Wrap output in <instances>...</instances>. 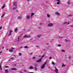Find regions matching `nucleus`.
Listing matches in <instances>:
<instances>
[{
  "instance_id": "obj_60",
  "label": "nucleus",
  "mask_w": 73,
  "mask_h": 73,
  "mask_svg": "<svg viewBox=\"0 0 73 73\" xmlns=\"http://www.w3.org/2000/svg\"><path fill=\"white\" fill-rule=\"evenodd\" d=\"M14 66H16V65L15 64V65H14Z\"/></svg>"
},
{
  "instance_id": "obj_29",
  "label": "nucleus",
  "mask_w": 73,
  "mask_h": 73,
  "mask_svg": "<svg viewBox=\"0 0 73 73\" xmlns=\"http://www.w3.org/2000/svg\"><path fill=\"white\" fill-rule=\"evenodd\" d=\"M44 57V55H42V56L41 57V58L40 59H42V58H43V57Z\"/></svg>"
},
{
  "instance_id": "obj_12",
  "label": "nucleus",
  "mask_w": 73,
  "mask_h": 73,
  "mask_svg": "<svg viewBox=\"0 0 73 73\" xmlns=\"http://www.w3.org/2000/svg\"><path fill=\"white\" fill-rule=\"evenodd\" d=\"M11 70H17V69L15 68H13L11 69Z\"/></svg>"
},
{
  "instance_id": "obj_62",
  "label": "nucleus",
  "mask_w": 73,
  "mask_h": 73,
  "mask_svg": "<svg viewBox=\"0 0 73 73\" xmlns=\"http://www.w3.org/2000/svg\"><path fill=\"white\" fill-rule=\"evenodd\" d=\"M8 50V49H7V50Z\"/></svg>"
},
{
  "instance_id": "obj_2",
  "label": "nucleus",
  "mask_w": 73,
  "mask_h": 73,
  "mask_svg": "<svg viewBox=\"0 0 73 73\" xmlns=\"http://www.w3.org/2000/svg\"><path fill=\"white\" fill-rule=\"evenodd\" d=\"M41 59H40L38 60H37L36 61V62H38V63H40L41 62Z\"/></svg>"
},
{
  "instance_id": "obj_31",
  "label": "nucleus",
  "mask_w": 73,
  "mask_h": 73,
  "mask_svg": "<svg viewBox=\"0 0 73 73\" xmlns=\"http://www.w3.org/2000/svg\"><path fill=\"white\" fill-rule=\"evenodd\" d=\"M19 55L20 56H21V54L20 53H19Z\"/></svg>"
},
{
  "instance_id": "obj_1",
  "label": "nucleus",
  "mask_w": 73,
  "mask_h": 73,
  "mask_svg": "<svg viewBox=\"0 0 73 73\" xmlns=\"http://www.w3.org/2000/svg\"><path fill=\"white\" fill-rule=\"evenodd\" d=\"M55 70H54L55 72L56 73H58V70L57 69V68L56 66L55 67Z\"/></svg>"
},
{
  "instance_id": "obj_51",
  "label": "nucleus",
  "mask_w": 73,
  "mask_h": 73,
  "mask_svg": "<svg viewBox=\"0 0 73 73\" xmlns=\"http://www.w3.org/2000/svg\"><path fill=\"white\" fill-rule=\"evenodd\" d=\"M70 58H71V57L70 56L68 57V58H69V59H70Z\"/></svg>"
},
{
  "instance_id": "obj_64",
  "label": "nucleus",
  "mask_w": 73,
  "mask_h": 73,
  "mask_svg": "<svg viewBox=\"0 0 73 73\" xmlns=\"http://www.w3.org/2000/svg\"><path fill=\"white\" fill-rule=\"evenodd\" d=\"M39 57H41V56H39Z\"/></svg>"
},
{
  "instance_id": "obj_34",
  "label": "nucleus",
  "mask_w": 73,
  "mask_h": 73,
  "mask_svg": "<svg viewBox=\"0 0 73 73\" xmlns=\"http://www.w3.org/2000/svg\"><path fill=\"white\" fill-rule=\"evenodd\" d=\"M11 49L12 50H13V49H15V48H13V47H12L11 48Z\"/></svg>"
},
{
  "instance_id": "obj_8",
  "label": "nucleus",
  "mask_w": 73,
  "mask_h": 73,
  "mask_svg": "<svg viewBox=\"0 0 73 73\" xmlns=\"http://www.w3.org/2000/svg\"><path fill=\"white\" fill-rule=\"evenodd\" d=\"M30 69H33L34 68L33 67L31 66L29 68Z\"/></svg>"
},
{
  "instance_id": "obj_46",
  "label": "nucleus",
  "mask_w": 73,
  "mask_h": 73,
  "mask_svg": "<svg viewBox=\"0 0 73 73\" xmlns=\"http://www.w3.org/2000/svg\"><path fill=\"white\" fill-rule=\"evenodd\" d=\"M31 1V0H27V1Z\"/></svg>"
},
{
  "instance_id": "obj_4",
  "label": "nucleus",
  "mask_w": 73,
  "mask_h": 73,
  "mask_svg": "<svg viewBox=\"0 0 73 73\" xmlns=\"http://www.w3.org/2000/svg\"><path fill=\"white\" fill-rule=\"evenodd\" d=\"M56 1H58L57 3V5H59V4H60V1L59 0H56Z\"/></svg>"
},
{
  "instance_id": "obj_10",
  "label": "nucleus",
  "mask_w": 73,
  "mask_h": 73,
  "mask_svg": "<svg viewBox=\"0 0 73 73\" xmlns=\"http://www.w3.org/2000/svg\"><path fill=\"white\" fill-rule=\"evenodd\" d=\"M55 15H60V14L58 13V12L55 13Z\"/></svg>"
},
{
  "instance_id": "obj_36",
  "label": "nucleus",
  "mask_w": 73,
  "mask_h": 73,
  "mask_svg": "<svg viewBox=\"0 0 73 73\" xmlns=\"http://www.w3.org/2000/svg\"><path fill=\"white\" fill-rule=\"evenodd\" d=\"M35 14V13H32L31 15V16H33V15H34Z\"/></svg>"
},
{
  "instance_id": "obj_37",
  "label": "nucleus",
  "mask_w": 73,
  "mask_h": 73,
  "mask_svg": "<svg viewBox=\"0 0 73 73\" xmlns=\"http://www.w3.org/2000/svg\"><path fill=\"white\" fill-rule=\"evenodd\" d=\"M65 66V65H64V64H63L62 66Z\"/></svg>"
},
{
  "instance_id": "obj_33",
  "label": "nucleus",
  "mask_w": 73,
  "mask_h": 73,
  "mask_svg": "<svg viewBox=\"0 0 73 73\" xmlns=\"http://www.w3.org/2000/svg\"><path fill=\"white\" fill-rule=\"evenodd\" d=\"M35 66V67H37V64H34Z\"/></svg>"
},
{
  "instance_id": "obj_58",
  "label": "nucleus",
  "mask_w": 73,
  "mask_h": 73,
  "mask_svg": "<svg viewBox=\"0 0 73 73\" xmlns=\"http://www.w3.org/2000/svg\"><path fill=\"white\" fill-rule=\"evenodd\" d=\"M4 49V47H2V49Z\"/></svg>"
},
{
  "instance_id": "obj_19",
  "label": "nucleus",
  "mask_w": 73,
  "mask_h": 73,
  "mask_svg": "<svg viewBox=\"0 0 73 73\" xmlns=\"http://www.w3.org/2000/svg\"><path fill=\"white\" fill-rule=\"evenodd\" d=\"M4 15H5V14H3L1 16V17L2 18H3V17H4Z\"/></svg>"
},
{
  "instance_id": "obj_27",
  "label": "nucleus",
  "mask_w": 73,
  "mask_h": 73,
  "mask_svg": "<svg viewBox=\"0 0 73 73\" xmlns=\"http://www.w3.org/2000/svg\"><path fill=\"white\" fill-rule=\"evenodd\" d=\"M9 52H13V50H9Z\"/></svg>"
},
{
  "instance_id": "obj_61",
  "label": "nucleus",
  "mask_w": 73,
  "mask_h": 73,
  "mask_svg": "<svg viewBox=\"0 0 73 73\" xmlns=\"http://www.w3.org/2000/svg\"><path fill=\"white\" fill-rule=\"evenodd\" d=\"M39 29H40V27H38Z\"/></svg>"
},
{
  "instance_id": "obj_32",
  "label": "nucleus",
  "mask_w": 73,
  "mask_h": 73,
  "mask_svg": "<svg viewBox=\"0 0 73 73\" xmlns=\"http://www.w3.org/2000/svg\"><path fill=\"white\" fill-rule=\"evenodd\" d=\"M46 62H45L44 64H43V65L45 66V65H46Z\"/></svg>"
},
{
  "instance_id": "obj_43",
  "label": "nucleus",
  "mask_w": 73,
  "mask_h": 73,
  "mask_svg": "<svg viewBox=\"0 0 73 73\" xmlns=\"http://www.w3.org/2000/svg\"><path fill=\"white\" fill-rule=\"evenodd\" d=\"M65 41H68V40H67V39H65Z\"/></svg>"
},
{
  "instance_id": "obj_18",
  "label": "nucleus",
  "mask_w": 73,
  "mask_h": 73,
  "mask_svg": "<svg viewBox=\"0 0 73 73\" xmlns=\"http://www.w3.org/2000/svg\"><path fill=\"white\" fill-rule=\"evenodd\" d=\"M24 48H28V46H25L24 47Z\"/></svg>"
},
{
  "instance_id": "obj_57",
  "label": "nucleus",
  "mask_w": 73,
  "mask_h": 73,
  "mask_svg": "<svg viewBox=\"0 0 73 73\" xmlns=\"http://www.w3.org/2000/svg\"><path fill=\"white\" fill-rule=\"evenodd\" d=\"M36 47H37V48H39V47H38V46H37Z\"/></svg>"
},
{
  "instance_id": "obj_38",
  "label": "nucleus",
  "mask_w": 73,
  "mask_h": 73,
  "mask_svg": "<svg viewBox=\"0 0 73 73\" xmlns=\"http://www.w3.org/2000/svg\"><path fill=\"white\" fill-rule=\"evenodd\" d=\"M5 68H9V66H5Z\"/></svg>"
},
{
  "instance_id": "obj_45",
  "label": "nucleus",
  "mask_w": 73,
  "mask_h": 73,
  "mask_svg": "<svg viewBox=\"0 0 73 73\" xmlns=\"http://www.w3.org/2000/svg\"><path fill=\"white\" fill-rule=\"evenodd\" d=\"M33 52H32L31 53V55L32 54H33Z\"/></svg>"
},
{
  "instance_id": "obj_14",
  "label": "nucleus",
  "mask_w": 73,
  "mask_h": 73,
  "mask_svg": "<svg viewBox=\"0 0 73 73\" xmlns=\"http://www.w3.org/2000/svg\"><path fill=\"white\" fill-rule=\"evenodd\" d=\"M15 32L17 33V28H16L15 29Z\"/></svg>"
},
{
  "instance_id": "obj_40",
  "label": "nucleus",
  "mask_w": 73,
  "mask_h": 73,
  "mask_svg": "<svg viewBox=\"0 0 73 73\" xmlns=\"http://www.w3.org/2000/svg\"><path fill=\"white\" fill-rule=\"evenodd\" d=\"M1 28H2V26H0V30H1Z\"/></svg>"
},
{
  "instance_id": "obj_21",
  "label": "nucleus",
  "mask_w": 73,
  "mask_h": 73,
  "mask_svg": "<svg viewBox=\"0 0 73 73\" xmlns=\"http://www.w3.org/2000/svg\"><path fill=\"white\" fill-rule=\"evenodd\" d=\"M73 15L72 14H70V15H68V17H69V16H72Z\"/></svg>"
},
{
  "instance_id": "obj_25",
  "label": "nucleus",
  "mask_w": 73,
  "mask_h": 73,
  "mask_svg": "<svg viewBox=\"0 0 73 73\" xmlns=\"http://www.w3.org/2000/svg\"><path fill=\"white\" fill-rule=\"evenodd\" d=\"M47 16L48 17H50V15L49 14H47Z\"/></svg>"
},
{
  "instance_id": "obj_23",
  "label": "nucleus",
  "mask_w": 73,
  "mask_h": 73,
  "mask_svg": "<svg viewBox=\"0 0 73 73\" xmlns=\"http://www.w3.org/2000/svg\"><path fill=\"white\" fill-rule=\"evenodd\" d=\"M16 8H17V7L13 8V10H15Z\"/></svg>"
},
{
  "instance_id": "obj_53",
  "label": "nucleus",
  "mask_w": 73,
  "mask_h": 73,
  "mask_svg": "<svg viewBox=\"0 0 73 73\" xmlns=\"http://www.w3.org/2000/svg\"><path fill=\"white\" fill-rule=\"evenodd\" d=\"M2 52V51H1L0 52V54H1V53Z\"/></svg>"
},
{
  "instance_id": "obj_30",
  "label": "nucleus",
  "mask_w": 73,
  "mask_h": 73,
  "mask_svg": "<svg viewBox=\"0 0 73 73\" xmlns=\"http://www.w3.org/2000/svg\"><path fill=\"white\" fill-rule=\"evenodd\" d=\"M0 69L1 70H2V68H1V65H0Z\"/></svg>"
},
{
  "instance_id": "obj_9",
  "label": "nucleus",
  "mask_w": 73,
  "mask_h": 73,
  "mask_svg": "<svg viewBox=\"0 0 73 73\" xmlns=\"http://www.w3.org/2000/svg\"><path fill=\"white\" fill-rule=\"evenodd\" d=\"M44 67H45V66L42 65V66L41 67V69H44Z\"/></svg>"
},
{
  "instance_id": "obj_28",
  "label": "nucleus",
  "mask_w": 73,
  "mask_h": 73,
  "mask_svg": "<svg viewBox=\"0 0 73 73\" xmlns=\"http://www.w3.org/2000/svg\"><path fill=\"white\" fill-rule=\"evenodd\" d=\"M67 4H70V2H69V1H68L67 2Z\"/></svg>"
},
{
  "instance_id": "obj_3",
  "label": "nucleus",
  "mask_w": 73,
  "mask_h": 73,
  "mask_svg": "<svg viewBox=\"0 0 73 73\" xmlns=\"http://www.w3.org/2000/svg\"><path fill=\"white\" fill-rule=\"evenodd\" d=\"M24 37L25 38H29L31 37V36H27V35H25L24 36Z\"/></svg>"
},
{
  "instance_id": "obj_6",
  "label": "nucleus",
  "mask_w": 73,
  "mask_h": 73,
  "mask_svg": "<svg viewBox=\"0 0 73 73\" xmlns=\"http://www.w3.org/2000/svg\"><path fill=\"white\" fill-rule=\"evenodd\" d=\"M12 31H11V30H9V34L8 35V36H9L11 35V33H12Z\"/></svg>"
},
{
  "instance_id": "obj_7",
  "label": "nucleus",
  "mask_w": 73,
  "mask_h": 73,
  "mask_svg": "<svg viewBox=\"0 0 73 73\" xmlns=\"http://www.w3.org/2000/svg\"><path fill=\"white\" fill-rule=\"evenodd\" d=\"M53 25L52 23H50L48 24V27H52V26H53Z\"/></svg>"
},
{
  "instance_id": "obj_49",
  "label": "nucleus",
  "mask_w": 73,
  "mask_h": 73,
  "mask_svg": "<svg viewBox=\"0 0 73 73\" xmlns=\"http://www.w3.org/2000/svg\"><path fill=\"white\" fill-rule=\"evenodd\" d=\"M2 64V62H1L0 64V65H1V64Z\"/></svg>"
},
{
  "instance_id": "obj_39",
  "label": "nucleus",
  "mask_w": 73,
  "mask_h": 73,
  "mask_svg": "<svg viewBox=\"0 0 73 73\" xmlns=\"http://www.w3.org/2000/svg\"><path fill=\"white\" fill-rule=\"evenodd\" d=\"M61 45L60 44H59L58 45V46H59V47H60V46H61Z\"/></svg>"
},
{
  "instance_id": "obj_26",
  "label": "nucleus",
  "mask_w": 73,
  "mask_h": 73,
  "mask_svg": "<svg viewBox=\"0 0 73 73\" xmlns=\"http://www.w3.org/2000/svg\"><path fill=\"white\" fill-rule=\"evenodd\" d=\"M34 68H35V70H36V71H37V68L36 67H35Z\"/></svg>"
},
{
  "instance_id": "obj_17",
  "label": "nucleus",
  "mask_w": 73,
  "mask_h": 73,
  "mask_svg": "<svg viewBox=\"0 0 73 73\" xmlns=\"http://www.w3.org/2000/svg\"><path fill=\"white\" fill-rule=\"evenodd\" d=\"M52 64H53V66H54L55 65V63H54V62H52Z\"/></svg>"
},
{
  "instance_id": "obj_47",
  "label": "nucleus",
  "mask_w": 73,
  "mask_h": 73,
  "mask_svg": "<svg viewBox=\"0 0 73 73\" xmlns=\"http://www.w3.org/2000/svg\"><path fill=\"white\" fill-rule=\"evenodd\" d=\"M35 58H36V57H34L33 58V59H35Z\"/></svg>"
},
{
  "instance_id": "obj_55",
  "label": "nucleus",
  "mask_w": 73,
  "mask_h": 73,
  "mask_svg": "<svg viewBox=\"0 0 73 73\" xmlns=\"http://www.w3.org/2000/svg\"><path fill=\"white\" fill-rule=\"evenodd\" d=\"M29 73H33V72H29Z\"/></svg>"
},
{
  "instance_id": "obj_50",
  "label": "nucleus",
  "mask_w": 73,
  "mask_h": 73,
  "mask_svg": "<svg viewBox=\"0 0 73 73\" xmlns=\"http://www.w3.org/2000/svg\"><path fill=\"white\" fill-rule=\"evenodd\" d=\"M40 25H42V24L41 23H40Z\"/></svg>"
},
{
  "instance_id": "obj_54",
  "label": "nucleus",
  "mask_w": 73,
  "mask_h": 73,
  "mask_svg": "<svg viewBox=\"0 0 73 73\" xmlns=\"http://www.w3.org/2000/svg\"><path fill=\"white\" fill-rule=\"evenodd\" d=\"M68 24H69V22H68L67 24V25H68Z\"/></svg>"
},
{
  "instance_id": "obj_48",
  "label": "nucleus",
  "mask_w": 73,
  "mask_h": 73,
  "mask_svg": "<svg viewBox=\"0 0 73 73\" xmlns=\"http://www.w3.org/2000/svg\"><path fill=\"white\" fill-rule=\"evenodd\" d=\"M52 58V57H49V59H51Z\"/></svg>"
},
{
  "instance_id": "obj_16",
  "label": "nucleus",
  "mask_w": 73,
  "mask_h": 73,
  "mask_svg": "<svg viewBox=\"0 0 73 73\" xmlns=\"http://www.w3.org/2000/svg\"><path fill=\"white\" fill-rule=\"evenodd\" d=\"M41 36H42V35H39L37 36L38 37V38L40 37H41Z\"/></svg>"
},
{
  "instance_id": "obj_35",
  "label": "nucleus",
  "mask_w": 73,
  "mask_h": 73,
  "mask_svg": "<svg viewBox=\"0 0 73 73\" xmlns=\"http://www.w3.org/2000/svg\"><path fill=\"white\" fill-rule=\"evenodd\" d=\"M60 38H64V37H61V36H59V37Z\"/></svg>"
},
{
  "instance_id": "obj_56",
  "label": "nucleus",
  "mask_w": 73,
  "mask_h": 73,
  "mask_svg": "<svg viewBox=\"0 0 73 73\" xmlns=\"http://www.w3.org/2000/svg\"><path fill=\"white\" fill-rule=\"evenodd\" d=\"M23 48V47H20V48L21 49V48Z\"/></svg>"
},
{
  "instance_id": "obj_11",
  "label": "nucleus",
  "mask_w": 73,
  "mask_h": 73,
  "mask_svg": "<svg viewBox=\"0 0 73 73\" xmlns=\"http://www.w3.org/2000/svg\"><path fill=\"white\" fill-rule=\"evenodd\" d=\"M22 17L21 16H19L18 17V19H21Z\"/></svg>"
},
{
  "instance_id": "obj_22",
  "label": "nucleus",
  "mask_w": 73,
  "mask_h": 73,
  "mask_svg": "<svg viewBox=\"0 0 73 73\" xmlns=\"http://www.w3.org/2000/svg\"><path fill=\"white\" fill-rule=\"evenodd\" d=\"M30 18V17L29 16H27V19H29Z\"/></svg>"
},
{
  "instance_id": "obj_13",
  "label": "nucleus",
  "mask_w": 73,
  "mask_h": 73,
  "mask_svg": "<svg viewBox=\"0 0 73 73\" xmlns=\"http://www.w3.org/2000/svg\"><path fill=\"white\" fill-rule=\"evenodd\" d=\"M5 73H8V69H6L5 71Z\"/></svg>"
},
{
  "instance_id": "obj_44",
  "label": "nucleus",
  "mask_w": 73,
  "mask_h": 73,
  "mask_svg": "<svg viewBox=\"0 0 73 73\" xmlns=\"http://www.w3.org/2000/svg\"><path fill=\"white\" fill-rule=\"evenodd\" d=\"M10 59H12H12H13V57H12V58H11Z\"/></svg>"
},
{
  "instance_id": "obj_5",
  "label": "nucleus",
  "mask_w": 73,
  "mask_h": 73,
  "mask_svg": "<svg viewBox=\"0 0 73 73\" xmlns=\"http://www.w3.org/2000/svg\"><path fill=\"white\" fill-rule=\"evenodd\" d=\"M13 5H15L16 7H17V2H15L13 3Z\"/></svg>"
},
{
  "instance_id": "obj_59",
  "label": "nucleus",
  "mask_w": 73,
  "mask_h": 73,
  "mask_svg": "<svg viewBox=\"0 0 73 73\" xmlns=\"http://www.w3.org/2000/svg\"><path fill=\"white\" fill-rule=\"evenodd\" d=\"M10 60H9V61H10Z\"/></svg>"
},
{
  "instance_id": "obj_41",
  "label": "nucleus",
  "mask_w": 73,
  "mask_h": 73,
  "mask_svg": "<svg viewBox=\"0 0 73 73\" xmlns=\"http://www.w3.org/2000/svg\"><path fill=\"white\" fill-rule=\"evenodd\" d=\"M24 72H27V71L25 70H24Z\"/></svg>"
},
{
  "instance_id": "obj_24",
  "label": "nucleus",
  "mask_w": 73,
  "mask_h": 73,
  "mask_svg": "<svg viewBox=\"0 0 73 73\" xmlns=\"http://www.w3.org/2000/svg\"><path fill=\"white\" fill-rule=\"evenodd\" d=\"M61 52H65V50H61Z\"/></svg>"
},
{
  "instance_id": "obj_42",
  "label": "nucleus",
  "mask_w": 73,
  "mask_h": 73,
  "mask_svg": "<svg viewBox=\"0 0 73 73\" xmlns=\"http://www.w3.org/2000/svg\"><path fill=\"white\" fill-rule=\"evenodd\" d=\"M67 23L66 22H65V23H64V24H67Z\"/></svg>"
},
{
  "instance_id": "obj_63",
  "label": "nucleus",
  "mask_w": 73,
  "mask_h": 73,
  "mask_svg": "<svg viewBox=\"0 0 73 73\" xmlns=\"http://www.w3.org/2000/svg\"><path fill=\"white\" fill-rule=\"evenodd\" d=\"M46 44L47 45H48V44H47V43H46Z\"/></svg>"
},
{
  "instance_id": "obj_20",
  "label": "nucleus",
  "mask_w": 73,
  "mask_h": 73,
  "mask_svg": "<svg viewBox=\"0 0 73 73\" xmlns=\"http://www.w3.org/2000/svg\"><path fill=\"white\" fill-rule=\"evenodd\" d=\"M18 40H17V41H18V42H19V41H20V38H19V37L18 38Z\"/></svg>"
},
{
  "instance_id": "obj_15",
  "label": "nucleus",
  "mask_w": 73,
  "mask_h": 73,
  "mask_svg": "<svg viewBox=\"0 0 73 73\" xmlns=\"http://www.w3.org/2000/svg\"><path fill=\"white\" fill-rule=\"evenodd\" d=\"M5 4H4L2 6V9H3L5 7Z\"/></svg>"
},
{
  "instance_id": "obj_52",
  "label": "nucleus",
  "mask_w": 73,
  "mask_h": 73,
  "mask_svg": "<svg viewBox=\"0 0 73 73\" xmlns=\"http://www.w3.org/2000/svg\"><path fill=\"white\" fill-rule=\"evenodd\" d=\"M20 73H23V72H22L21 71H20Z\"/></svg>"
}]
</instances>
